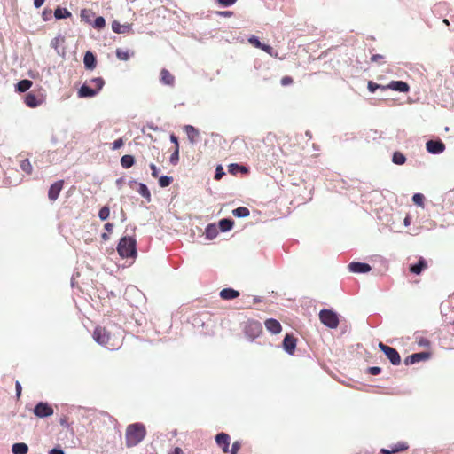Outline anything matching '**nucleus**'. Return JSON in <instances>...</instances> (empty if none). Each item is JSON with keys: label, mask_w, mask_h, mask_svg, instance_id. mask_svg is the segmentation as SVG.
<instances>
[{"label": "nucleus", "mask_w": 454, "mask_h": 454, "mask_svg": "<svg viewBox=\"0 0 454 454\" xmlns=\"http://www.w3.org/2000/svg\"><path fill=\"white\" fill-rule=\"evenodd\" d=\"M179 160V148L175 147V151L170 156L169 161L171 164L176 165L178 162Z\"/></svg>", "instance_id": "obj_41"}, {"label": "nucleus", "mask_w": 454, "mask_h": 454, "mask_svg": "<svg viewBox=\"0 0 454 454\" xmlns=\"http://www.w3.org/2000/svg\"><path fill=\"white\" fill-rule=\"evenodd\" d=\"M25 103L29 107H36L41 102L35 94L28 93L25 97Z\"/></svg>", "instance_id": "obj_25"}, {"label": "nucleus", "mask_w": 454, "mask_h": 454, "mask_svg": "<svg viewBox=\"0 0 454 454\" xmlns=\"http://www.w3.org/2000/svg\"><path fill=\"white\" fill-rule=\"evenodd\" d=\"M144 425L136 423L129 425L126 429V445L130 448L137 445L145 436Z\"/></svg>", "instance_id": "obj_2"}, {"label": "nucleus", "mask_w": 454, "mask_h": 454, "mask_svg": "<svg viewBox=\"0 0 454 454\" xmlns=\"http://www.w3.org/2000/svg\"><path fill=\"white\" fill-rule=\"evenodd\" d=\"M265 327L269 332H270L273 334L279 333L282 330L280 323L274 318L267 319L265 321Z\"/></svg>", "instance_id": "obj_16"}, {"label": "nucleus", "mask_w": 454, "mask_h": 454, "mask_svg": "<svg viewBox=\"0 0 454 454\" xmlns=\"http://www.w3.org/2000/svg\"><path fill=\"white\" fill-rule=\"evenodd\" d=\"M112 29L114 32H115L117 34H123V33L128 32L130 29V25L129 24L122 25L119 21L114 20L112 23Z\"/></svg>", "instance_id": "obj_23"}, {"label": "nucleus", "mask_w": 454, "mask_h": 454, "mask_svg": "<svg viewBox=\"0 0 454 454\" xmlns=\"http://www.w3.org/2000/svg\"><path fill=\"white\" fill-rule=\"evenodd\" d=\"M427 150L433 154H438L445 150V145L441 140H429L426 144Z\"/></svg>", "instance_id": "obj_10"}, {"label": "nucleus", "mask_w": 454, "mask_h": 454, "mask_svg": "<svg viewBox=\"0 0 454 454\" xmlns=\"http://www.w3.org/2000/svg\"><path fill=\"white\" fill-rule=\"evenodd\" d=\"M348 267L354 273H366L372 269L369 264L358 262H350Z\"/></svg>", "instance_id": "obj_14"}, {"label": "nucleus", "mask_w": 454, "mask_h": 454, "mask_svg": "<svg viewBox=\"0 0 454 454\" xmlns=\"http://www.w3.org/2000/svg\"><path fill=\"white\" fill-rule=\"evenodd\" d=\"M248 42L255 48H261L262 43L259 41V39L254 36V35H252L249 39H248Z\"/></svg>", "instance_id": "obj_44"}, {"label": "nucleus", "mask_w": 454, "mask_h": 454, "mask_svg": "<svg viewBox=\"0 0 454 454\" xmlns=\"http://www.w3.org/2000/svg\"><path fill=\"white\" fill-rule=\"evenodd\" d=\"M172 183V177L163 176L159 178V184L160 187H168Z\"/></svg>", "instance_id": "obj_39"}, {"label": "nucleus", "mask_w": 454, "mask_h": 454, "mask_svg": "<svg viewBox=\"0 0 454 454\" xmlns=\"http://www.w3.org/2000/svg\"><path fill=\"white\" fill-rule=\"evenodd\" d=\"M239 296V292L232 289V288H224L220 292V297L223 300H233Z\"/></svg>", "instance_id": "obj_19"}, {"label": "nucleus", "mask_w": 454, "mask_h": 454, "mask_svg": "<svg viewBox=\"0 0 454 454\" xmlns=\"http://www.w3.org/2000/svg\"><path fill=\"white\" fill-rule=\"evenodd\" d=\"M135 163L134 157L132 155H123L121 159V164L124 168H129Z\"/></svg>", "instance_id": "obj_27"}, {"label": "nucleus", "mask_w": 454, "mask_h": 454, "mask_svg": "<svg viewBox=\"0 0 454 454\" xmlns=\"http://www.w3.org/2000/svg\"><path fill=\"white\" fill-rule=\"evenodd\" d=\"M123 145H124V141H123V139H122V138L116 139V140L113 143L112 149H113V150H117V149L121 148Z\"/></svg>", "instance_id": "obj_49"}, {"label": "nucleus", "mask_w": 454, "mask_h": 454, "mask_svg": "<svg viewBox=\"0 0 454 454\" xmlns=\"http://www.w3.org/2000/svg\"><path fill=\"white\" fill-rule=\"evenodd\" d=\"M293 78L291 76H284L280 82L282 86H288L293 83Z\"/></svg>", "instance_id": "obj_48"}, {"label": "nucleus", "mask_w": 454, "mask_h": 454, "mask_svg": "<svg viewBox=\"0 0 454 454\" xmlns=\"http://www.w3.org/2000/svg\"><path fill=\"white\" fill-rule=\"evenodd\" d=\"M229 171L231 174L235 175V174H237L238 171L247 173V169L246 167L240 166L239 164H231V165H229Z\"/></svg>", "instance_id": "obj_34"}, {"label": "nucleus", "mask_w": 454, "mask_h": 454, "mask_svg": "<svg viewBox=\"0 0 454 454\" xmlns=\"http://www.w3.org/2000/svg\"><path fill=\"white\" fill-rule=\"evenodd\" d=\"M170 454H184V451L181 448L176 447Z\"/></svg>", "instance_id": "obj_60"}, {"label": "nucleus", "mask_w": 454, "mask_h": 454, "mask_svg": "<svg viewBox=\"0 0 454 454\" xmlns=\"http://www.w3.org/2000/svg\"><path fill=\"white\" fill-rule=\"evenodd\" d=\"M427 267V263L426 260L420 257L418 263L411 265L410 271L413 274L419 275Z\"/></svg>", "instance_id": "obj_21"}, {"label": "nucleus", "mask_w": 454, "mask_h": 454, "mask_svg": "<svg viewBox=\"0 0 454 454\" xmlns=\"http://www.w3.org/2000/svg\"><path fill=\"white\" fill-rule=\"evenodd\" d=\"M54 16L56 19H64L71 16V12L67 11L66 8L58 7L54 12Z\"/></svg>", "instance_id": "obj_31"}, {"label": "nucleus", "mask_w": 454, "mask_h": 454, "mask_svg": "<svg viewBox=\"0 0 454 454\" xmlns=\"http://www.w3.org/2000/svg\"><path fill=\"white\" fill-rule=\"evenodd\" d=\"M404 225L405 226H409L411 224V218L409 215H407L405 218H404Z\"/></svg>", "instance_id": "obj_62"}, {"label": "nucleus", "mask_w": 454, "mask_h": 454, "mask_svg": "<svg viewBox=\"0 0 454 454\" xmlns=\"http://www.w3.org/2000/svg\"><path fill=\"white\" fill-rule=\"evenodd\" d=\"M262 332V327L258 321H248L245 326V333L250 339L254 340L258 337Z\"/></svg>", "instance_id": "obj_7"}, {"label": "nucleus", "mask_w": 454, "mask_h": 454, "mask_svg": "<svg viewBox=\"0 0 454 454\" xmlns=\"http://www.w3.org/2000/svg\"><path fill=\"white\" fill-rule=\"evenodd\" d=\"M59 38H55L51 41V45L55 48H57Z\"/></svg>", "instance_id": "obj_63"}, {"label": "nucleus", "mask_w": 454, "mask_h": 454, "mask_svg": "<svg viewBox=\"0 0 454 454\" xmlns=\"http://www.w3.org/2000/svg\"><path fill=\"white\" fill-rule=\"evenodd\" d=\"M220 14L224 17H230L232 15V12H230V11L221 12Z\"/></svg>", "instance_id": "obj_61"}, {"label": "nucleus", "mask_w": 454, "mask_h": 454, "mask_svg": "<svg viewBox=\"0 0 454 454\" xmlns=\"http://www.w3.org/2000/svg\"><path fill=\"white\" fill-rule=\"evenodd\" d=\"M59 424L64 427H69V424H68V417L67 416H62L60 419H59Z\"/></svg>", "instance_id": "obj_52"}, {"label": "nucleus", "mask_w": 454, "mask_h": 454, "mask_svg": "<svg viewBox=\"0 0 454 454\" xmlns=\"http://www.w3.org/2000/svg\"><path fill=\"white\" fill-rule=\"evenodd\" d=\"M93 339L99 345L108 349H117L122 343V338L120 334H116L103 326H97L93 332Z\"/></svg>", "instance_id": "obj_1"}, {"label": "nucleus", "mask_w": 454, "mask_h": 454, "mask_svg": "<svg viewBox=\"0 0 454 454\" xmlns=\"http://www.w3.org/2000/svg\"><path fill=\"white\" fill-rule=\"evenodd\" d=\"M320 321L330 328H337L339 325L338 315L330 309H322L319 313Z\"/></svg>", "instance_id": "obj_5"}, {"label": "nucleus", "mask_w": 454, "mask_h": 454, "mask_svg": "<svg viewBox=\"0 0 454 454\" xmlns=\"http://www.w3.org/2000/svg\"><path fill=\"white\" fill-rule=\"evenodd\" d=\"M368 371L372 375H378L380 373L381 368L378 366H372L369 367Z\"/></svg>", "instance_id": "obj_50"}, {"label": "nucleus", "mask_w": 454, "mask_h": 454, "mask_svg": "<svg viewBox=\"0 0 454 454\" xmlns=\"http://www.w3.org/2000/svg\"><path fill=\"white\" fill-rule=\"evenodd\" d=\"M384 59V56L381 55V54H373L372 57H371V60L372 62H379L380 60L383 59Z\"/></svg>", "instance_id": "obj_54"}, {"label": "nucleus", "mask_w": 454, "mask_h": 454, "mask_svg": "<svg viewBox=\"0 0 454 454\" xmlns=\"http://www.w3.org/2000/svg\"><path fill=\"white\" fill-rule=\"evenodd\" d=\"M49 454H65V452L59 448H54L49 451Z\"/></svg>", "instance_id": "obj_56"}, {"label": "nucleus", "mask_w": 454, "mask_h": 454, "mask_svg": "<svg viewBox=\"0 0 454 454\" xmlns=\"http://www.w3.org/2000/svg\"><path fill=\"white\" fill-rule=\"evenodd\" d=\"M425 196L422 193H415L412 196V201L415 205L424 207Z\"/></svg>", "instance_id": "obj_35"}, {"label": "nucleus", "mask_w": 454, "mask_h": 454, "mask_svg": "<svg viewBox=\"0 0 454 454\" xmlns=\"http://www.w3.org/2000/svg\"><path fill=\"white\" fill-rule=\"evenodd\" d=\"M116 56L121 60H128L129 59V57H130V54H129V51H124V50H121V49H117L116 50Z\"/></svg>", "instance_id": "obj_38"}, {"label": "nucleus", "mask_w": 454, "mask_h": 454, "mask_svg": "<svg viewBox=\"0 0 454 454\" xmlns=\"http://www.w3.org/2000/svg\"><path fill=\"white\" fill-rule=\"evenodd\" d=\"M217 3L223 7H229L234 4L237 0H216Z\"/></svg>", "instance_id": "obj_46"}, {"label": "nucleus", "mask_w": 454, "mask_h": 454, "mask_svg": "<svg viewBox=\"0 0 454 454\" xmlns=\"http://www.w3.org/2000/svg\"><path fill=\"white\" fill-rule=\"evenodd\" d=\"M13 454H27L28 452V446L24 442L14 443L12 447Z\"/></svg>", "instance_id": "obj_24"}, {"label": "nucleus", "mask_w": 454, "mask_h": 454, "mask_svg": "<svg viewBox=\"0 0 454 454\" xmlns=\"http://www.w3.org/2000/svg\"><path fill=\"white\" fill-rule=\"evenodd\" d=\"M217 445L222 449L224 453L230 451V436L225 433H220L215 436Z\"/></svg>", "instance_id": "obj_12"}, {"label": "nucleus", "mask_w": 454, "mask_h": 454, "mask_svg": "<svg viewBox=\"0 0 454 454\" xmlns=\"http://www.w3.org/2000/svg\"><path fill=\"white\" fill-rule=\"evenodd\" d=\"M217 233V228L213 224H209L206 229V235L209 239H214L216 237Z\"/></svg>", "instance_id": "obj_36"}, {"label": "nucleus", "mask_w": 454, "mask_h": 454, "mask_svg": "<svg viewBox=\"0 0 454 454\" xmlns=\"http://www.w3.org/2000/svg\"><path fill=\"white\" fill-rule=\"evenodd\" d=\"M32 84L33 82L30 80H21L16 84V90L19 92H26L31 88Z\"/></svg>", "instance_id": "obj_26"}, {"label": "nucleus", "mask_w": 454, "mask_h": 454, "mask_svg": "<svg viewBox=\"0 0 454 454\" xmlns=\"http://www.w3.org/2000/svg\"><path fill=\"white\" fill-rule=\"evenodd\" d=\"M15 388H16V395H17L18 398H20V396L21 395L22 387H21V385H20V383L19 381H16Z\"/></svg>", "instance_id": "obj_55"}, {"label": "nucleus", "mask_w": 454, "mask_h": 454, "mask_svg": "<svg viewBox=\"0 0 454 454\" xmlns=\"http://www.w3.org/2000/svg\"><path fill=\"white\" fill-rule=\"evenodd\" d=\"M224 175V171L222 166H218L215 169V179L220 180Z\"/></svg>", "instance_id": "obj_47"}, {"label": "nucleus", "mask_w": 454, "mask_h": 454, "mask_svg": "<svg viewBox=\"0 0 454 454\" xmlns=\"http://www.w3.org/2000/svg\"><path fill=\"white\" fill-rule=\"evenodd\" d=\"M379 348L385 354L393 365H399L401 364V356L395 348L385 345L382 342L379 343Z\"/></svg>", "instance_id": "obj_6"}, {"label": "nucleus", "mask_w": 454, "mask_h": 454, "mask_svg": "<svg viewBox=\"0 0 454 454\" xmlns=\"http://www.w3.org/2000/svg\"><path fill=\"white\" fill-rule=\"evenodd\" d=\"M160 82L168 86L175 84V76L167 69L163 68L160 71Z\"/></svg>", "instance_id": "obj_18"}, {"label": "nucleus", "mask_w": 454, "mask_h": 454, "mask_svg": "<svg viewBox=\"0 0 454 454\" xmlns=\"http://www.w3.org/2000/svg\"><path fill=\"white\" fill-rule=\"evenodd\" d=\"M81 18H82V20H86L87 22H90L89 11L82 10L81 12Z\"/></svg>", "instance_id": "obj_53"}, {"label": "nucleus", "mask_w": 454, "mask_h": 454, "mask_svg": "<svg viewBox=\"0 0 454 454\" xmlns=\"http://www.w3.org/2000/svg\"><path fill=\"white\" fill-rule=\"evenodd\" d=\"M382 87H385V85H380L372 81H369L368 84H367V88L370 90V92H372V93L375 92L376 90H378V89L382 90Z\"/></svg>", "instance_id": "obj_42"}, {"label": "nucleus", "mask_w": 454, "mask_h": 454, "mask_svg": "<svg viewBox=\"0 0 454 454\" xmlns=\"http://www.w3.org/2000/svg\"><path fill=\"white\" fill-rule=\"evenodd\" d=\"M90 82L95 83V88L89 84H83L78 90V96L80 98H91L98 94V92L103 88L105 81L101 77H97L90 80Z\"/></svg>", "instance_id": "obj_4"}, {"label": "nucleus", "mask_w": 454, "mask_h": 454, "mask_svg": "<svg viewBox=\"0 0 454 454\" xmlns=\"http://www.w3.org/2000/svg\"><path fill=\"white\" fill-rule=\"evenodd\" d=\"M297 339L291 334H286L283 340L284 349L290 355L294 353Z\"/></svg>", "instance_id": "obj_13"}, {"label": "nucleus", "mask_w": 454, "mask_h": 454, "mask_svg": "<svg viewBox=\"0 0 454 454\" xmlns=\"http://www.w3.org/2000/svg\"><path fill=\"white\" fill-rule=\"evenodd\" d=\"M408 449V445L405 442H398L396 445H395L391 450L387 449H381L380 453L381 454H395L397 452L404 451Z\"/></svg>", "instance_id": "obj_20"}, {"label": "nucleus", "mask_w": 454, "mask_h": 454, "mask_svg": "<svg viewBox=\"0 0 454 454\" xmlns=\"http://www.w3.org/2000/svg\"><path fill=\"white\" fill-rule=\"evenodd\" d=\"M106 25V21H105V19L103 17H98L95 19L94 20V27L96 28H103Z\"/></svg>", "instance_id": "obj_43"}, {"label": "nucleus", "mask_w": 454, "mask_h": 454, "mask_svg": "<svg viewBox=\"0 0 454 454\" xmlns=\"http://www.w3.org/2000/svg\"><path fill=\"white\" fill-rule=\"evenodd\" d=\"M392 90L399 92H408L410 86L407 82L403 81H392L385 87H382V90Z\"/></svg>", "instance_id": "obj_9"}, {"label": "nucleus", "mask_w": 454, "mask_h": 454, "mask_svg": "<svg viewBox=\"0 0 454 454\" xmlns=\"http://www.w3.org/2000/svg\"><path fill=\"white\" fill-rule=\"evenodd\" d=\"M117 251L122 258L136 256V239L131 237L121 238L119 241Z\"/></svg>", "instance_id": "obj_3"}, {"label": "nucleus", "mask_w": 454, "mask_h": 454, "mask_svg": "<svg viewBox=\"0 0 454 454\" xmlns=\"http://www.w3.org/2000/svg\"><path fill=\"white\" fill-rule=\"evenodd\" d=\"M260 49L272 57H275V58L278 57V52L270 45L262 43V45Z\"/></svg>", "instance_id": "obj_40"}, {"label": "nucleus", "mask_w": 454, "mask_h": 454, "mask_svg": "<svg viewBox=\"0 0 454 454\" xmlns=\"http://www.w3.org/2000/svg\"><path fill=\"white\" fill-rule=\"evenodd\" d=\"M44 3V0H34V5L36 7V8H39L41 7Z\"/></svg>", "instance_id": "obj_59"}, {"label": "nucleus", "mask_w": 454, "mask_h": 454, "mask_svg": "<svg viewBox=\"0 0 454 454\" xmlns=\"http://www.w3.org/2000/svg\"><path fill=\"white\" fill-rule=\"evenodd\" d=\"M233 221L230 219H222L219 222V228L222 231H228L233 227Z\"/></svg>", "instance_id": "obj_29"}, {"label": "nucleus", "mask_w": 454, "mask_h": 454, "mask_svg": "<svg viewBox=\"0 0 454 454\" xmlns=\"http://www.w3.org/2000/svg\"><path fill=\"white\" fill-rule=\"evenodd\" d=\"M170 140H171V142H173L175 144V147H178L179 148L178 139H177V137L175 135L172 134L170 136Z\"/></svg>", "instance_id": "obj_57"}, {"label": "nucleus", "mask_w": 454, "mask_h": 454, "mask_svg": "<svg viewBox=\"0 0 454 454\" xmlns=\"http://www.w3.org/2000/svg\"><path fill=\"white\" fill-rule=\"evenodd\" d=\"M137 192H139V194L142 197L145 198L147 200V201L151 200L150 191L145 184H142V183L139 184Z\"/></svg>", "instance_id": "obj_30"}, {"label": "nucleus", "mask_w": 454, "mask_h": 454, "mask_svg": "<svg viewBox=\"0 0 454 454\" xmlns=\"http://www.w3.org/2000/svg\"><path fill=\"white\" fill-rule=\"evenodd\" d=\"M20 167L26 174L30 175L33 172V167L28 159H24L20 161Z\"/></svg>", "instance_id": "obj_28"}, {"label": "nucleus", "mask_w": 454, "mask_h": 454, "mask_svg": "<svg viewBox=\"0 0 454 454\" xmlns=\"http://www.w3.org/2000/svg\"><path fill=\"white\" fill-rule=\"evenodd\" d=\"M101 238H102V239H104V240H108V239H109V236H108V234H107V233H103V234L101 235Z\"/></svg>", "instance_id": "obj_64"}, {"label": "nucleus", "mask_w": 454, "mask_h": 454, "mask_svg": "<svg viewBox=\"0 0 454 454\" xmlns=\"http://www.w3.org/2000/svg\"><path fill=\"white\" fill-rule=\"evenodd\" d=\"M83 63L86 68L94 69L96 67V58L94 54L90 51H87L83 58Z\"/></svg>", "instance_id": "obj_22"}, {"label": "nucleus", "mask_w": 454, "mask_h": 454, "mask_svg": "<svg viewBox=\"0 0 454 454\" xmlns=\"http://www.w3.org/2000/svg\"><path fill=\"white\" fill-rule=\"evenodd\" d=\"M63 180H59L51 185L48 192V198L50 200L55 201L58 199L61 190L63 189Z\"/></svg>", "instance_id": "obj_11"}, {"label": "nucleus", "mask_w": 454, "mask_h": 454, "mask_svg": "<svg viewBox=\"0 0 454 454\" xmlns=\"http://www.w3.org/2000/svg\"><path fill=\"white\" fill-rule=\"evenodd\" d=\"M232 214L236 217H247L249 215L250 212L247 207H239L232 211Z\"/></svg>", "instance_id": "obj_33"}, {"label": "nucleus", "mask_w": 454, "mask_h": 454, "mask_svg": "<svg viewBox=\"0 0 454 454\" xmlns=\"http://www.w3.org/2000/svg\"><path fill=\"white\" fill-rule=\"evenodd\" d=\"M428 356H429V355L426 352L415 353V354H412V355L407 356L404 360V364L406 365L413 364L419 361L427 359Z\"/></svg>", "instance_id": "obj_15"}, {"label": "nucleus", "mask_w": 454, "mask_h": 454, "mask_svg": "<svg viewBox=\"0 0 454 454\" xmlns=\"http://www.w3.org/2000/svg\"><path fill=\"white\" fill-rule=\"evenodd\" d=\"M392 161L396 165H403L406 161V157L400 152H395L392 157Z\"/></svg>", "instance_id": "obj_32"}, {"label": "nucleus", "mask_w": 454, "mask_h": 454, "mask_svg": "<svg viewBox=\"0 0 454 454\" xmlns=\"http://www.w3.org/2000/svg\"><path fill=\"white\" fill-rule=\"evenodd\" d=\"M105 229L108 231V232H112L113 231V228H114V224L111 223H107L105 224Z\"/></svg>", "instance_id": "obj_58"}, {"label": "nucleus", "mask_w": 454, "mask_h": 454, "mask_svg": "<svg viewBox=\"0 0 454 454\" xmlns=\"http://www.w3.org/2000/svg\"><path fill=\"white\" fill-rule=\"evenodd\" d=\"M184 131L187 134L188 139L192 144H195L198 142L200 137V132L197 129H195L192 125H186L184 127Z\"/></svg>", "instance_id": "obj_17"}, {"label": "nucleus", "mask_w": 454, "mask_h": 454, "mask_svg": "<svg viewBox=\"0 0 454 454\" xmlns=\"http://www.w3.org/2000/svg\"><path fill=\"white\" fill-rule=\"evenodd\" d=\"M110 208L107 206L103 207L98 212V217L100 220L105 221L109 217Z\"/></svg>", "instance_id": "obj_37"}, {"label": "nucleus", "mask_w": 454, "mask_h": 454, "mask_svg": "<svg viewBox=\"0 0 454 454\" xmlns=\"http://www.w3.org/2000/svg\"><path fill=\"white\" fill-rule=\"evenodd\" d=\"M241 448V443L239 441H235L233 443H232V446H231V454H238L239 450H240Z\"/></svg>", "instance_id": "obj_45"}, {"label": "nucleus", "mask_w": 454, "mask_h": 454, "mask_svg": "<svg viewBox=\"0 0 454 454\" xmlns=\"http://www.w3.org/2000/svg\"><path fill=\"white\" fill-rule=\"evenodd\" d=\"M33 412L37 418L43 419L51 416L54 410L48 403L40 402L35 406Z\"/></svg>", "instance_id": "obj_8"}, {"label": "nucleus", "mask_w": 454, "mask_h": 454, "mask_svg": "<svg viewBox=\"0 0 454 454\" xmlns=\"http://www.w3.org/2000/svg\"><path fill=\"white\" fill-rule=\"evenodd\" d=\"M150 168L152 170V176L154 178H157L159 176V170H158L156 165L153 163L150 164Z\"/></svg>", "instance_id": "obj_51"}]
</instances>
